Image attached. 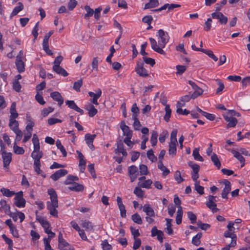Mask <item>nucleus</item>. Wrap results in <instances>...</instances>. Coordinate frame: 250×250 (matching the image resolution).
<instances>
[{
  "instance_id": "f257e3e1",
  "label": "nucleus",
  "mask_w": 250,
  "mask_h": 250,
  "mask_svg": "<svg viewBox=\"0 0 250 250\" xmlns=\"http://www.w3.org/2000/svg\"><path fill=\"white\" fill-rule=\"evenodd\" d=\"M156 36L158 39L159 45L157 44V42L154 39L152 38L149 39L151 48L158 53L165 55L166 53L163 48L165 47L167 43L169 41L168 33L164 31L163 29H159L157 33Z\"/></svg>"
},
{
  "instance_id": "f03ea898",
  "label": "nucleus",
  "mask_w": 250,
  "mask_h": 250,
  "mask_svg": "<svg viewBox=\"0 0 250 250\" xmlns=\"http://www.w3.org/2000/svg\"><path fill=\"white\" fill-rule=\"evenodd\" d=\"M47 193L50 196V201L46 203L47 208L49 211L50 215L57 217L58 212L56 208L58 207V202L57 193L52 188L48 189Z\"/></svg>"
},
{
  "instance_id": "7ed1b4c3",
  "label": "nucleus",
  "mask_w": 250,
  "mask_h": 250,
  "mask_svg": "<svg viewBox=\"0 0 250 250\" xmlns=\"http://www.w3.org/2000/svg\"><path fill=\"white\" fill-rule=\"evenodd\" d=\"M34 145V150L31 154V157L34 160V162H40V159L42 156V152L40 150V143L38 136L34 134L32 138Z\"/></svg>"
},
{
  "instance_id": "20e7f679",
  "label": "nucleus",
  "mask_w": 250,
  "mask_h": 250,
  "mask_svg": "<svg viewBox=\"0 0 250 250\" xmlns=\"http://www.w3.org/2000/svg\"><path fill=\"white\" fill-rule=\"evenodd\" d=\"M235 115V112L233 110H228V111L223 115L225 121L228 123L227 125V128L229 127H234L238 123L237 120L232 116Z\"/></svg>"
},
{
  "instance_id": "39448f33",
  "label": "nucleus",
  "mask_w": 250,
  "mask_h": 250,
  "mask_svg": "<svg viewBox=\"0 0 250 250\" xmlns=\"http://www.w3.org/2000/svg\"><path fill=\"white\" fill-rule=\"evenodd\" d=\"M15 195L14 200L15 206L19 208H24L25 206L26 201L23 197V192L21 191Z\"/></svg>"
},
{
  "instance_id": "423d86ee",
  "label": "nucleus",
  "mask_w": 250,
  "mask_h": 250,
  "mask_svg": "<svg viewBox=\"0 0 250 250\" xmlns=\"http://www.w3.org/2000/svg\"><path fill=\"white\" fill-rule=\"evenodd\" d=\"M96 93L93 92H89L88 93L89 96L92 98L90 100V101L95 105H98L99 103L97 101L98 98H99L102 95V90L98 88L95 90Z\"/></svg>"
},
{
  "instance_id": "0eeeda50",
  "label": "nucleus",
  "mask_w": 250,
  "mask_h": 250,
  "mask_svg": "<svg viewBox=\"0 0 250 250\" xmlns=\"http://www.w3.org/2000/svg\"><path fill=\"white\" fill-rule=\"evenodd\" d=\"M128 172L131 182H134L139 175L138 168L135 166L129 167Z\"/></svg>"
},
{
  "instance_id": "6e6552de",
  "label": "nucleus",
  "mask_w": 250,
  "mask_h": 250,
  "mask_svg": "<svg viewBox=\"0 0 250 250\" xmlns=\"http://www.w3.org/2000/svg\"><path fill=\"white\" fill-rule=\"evenodd\" d=\"M215 196H213L212 195H209L208 196V201L206 203V206L208 207L210 209H211L213 212H216L218 210V209L216 208V204L215 203Z\"/></svg>"
},
{
  "instance_id": "1a4fd4ad",
  "label": "nucleus",
  "mask_w": 250,
  "mask_h": 250,
  "mask_svg": "<svg viewBox=\"0 0 250 250\" xmlns=\"http://www.w3.org/2000/svg\"><path fill=\"white\" fill-rule=\"evenodd\" d=\"M135 71L140 76L145 77L148 76L147 71L144 67L143 62H138L135 67Z\"/></svg>"
},
{
  "instance_id": "9d476101",
  "label": "nucleus",
  "mask_w": 250,
  "mask_h": 250,
  "mask_svg": "<svg viewBox=\"0 0 250 250\" xmlns=\"http://www.w3.org/2000/svg\"><path fill=\"white\" fill-rule=\"evenodd\" d=\"M211 17L214 19H217L221 24H226L228 18L220 12H215L211 14Z\"/></svg>"
},
{
  "instance_id": "9b49d317",
  "label": "nucleus",
  "mask_w": 250,
  "mask_h": 250,
  "mask_svg": "<svg viewBox=\"0 0 250 250\" xmlns=\"http://www.w3.org/2000/svg\"><path fill=\"white\" fill-rule=\"evenodd\" d=\"M2 158L4 167L7 168L12 160V154L10 152H3L2 153Z\"/></svg>"
},
{
  "instance_id": "f8f14e48",
  "label": "nucleus",
  "mask_w": 250,
  "mask_h": 250,
  "mask_svg": "<svg viewBox=\"0 0 250 250\" xmlns=\"http://www.w3.org/2000/svg\"><path fill=\"white\" fill-rule=\"evenodd\" d=\"M50 97L55 101L58 102L59 106H61L63 103V99L60 93L57 91L51 92Z\"/></svg>"
},
{
  "instance_id": "ddd939ff",
  "label": "nucleus",
  "mask_w": 250,
  "mask_h": 250,
  "mask_svg": "<svg viewBox=\"0 0 250 250\" xmlns=\"http://www.w3.org/2000/svg\"><path fill=\"white\" fill-rule=\"evenodd\" d=\"M67 174V171L64 169H61L56 171L50 176L51 178L54 181L58 180L60 178L64 176Z\"/></svg>"
},
{
  "instance_id": "4468645a",
  "label": "nucleus",
  "mask_w": 250,
  "mask_h": 250,
  "mask_svg": "<svg viewBox=\"0 0 250 250\" xmlns=\"http://www.w3.org/2000/svg\"><path fill=\"white\" fill-rule=\"evenodd\" d=\"M151 236H157V239L161 242H163L164 233L162 231L157 229L156 227H154L151 229Z\"/></svg>"
},
{
  "instance_id": "2eb2a0df",
  "label": "nucleus",
  "mask_w": 250,
  "mask_h": 250,
  "mask_svg": "<svg viewBox=\"0 0 250 250\" xmlns=\"http://www.w3.org/2000/svg\"><path fill=\"white\" fill-rule=\"evenodd\" d=\"M120 128L123 132L124 135L125 136V137H132V131L130 130L129 127L125 125V122H121Z\"/></svg>"
},
{
  "instance_id": "dca6fc26",
  "label": "nucleus",
  "mask_w": 250,
  "mask_h": 250,
  "mask_svg": "<svg viewBox=\"0 0 250 250\" xmlns=\"http://www.w3.org/2000/svg\"><path fill=\"white\" fill-rule=\"evenodd\" d=\"M224 184L225 185V187L223 189L221 195L223 198L227 199V195L231 190L230 183L229 181L225 180Z\"/></svg>"
},
{
  "instance_id": "f3484780",
  "label": "nucleus",
  "mask_w": 250,
  "mask_h": 250,
  "mask_svg": "<svg viewBox=\"0 0 250 250\" xmlns=\"http://www.w3.org/2000/svg\"><path fill=\"white\" fill-rule=\"evenodd\" d=\"M95 137V134L91 135L89 133L86 134L84 136L86 144H87L88 146L91 149H93L94 148L93 142Z\"/></svg>"
},
{
  "instance_id": "a211bd4d",
  "label": "nucleus",
  "mask_w": 250,
  "mask_h": 250,
  "mask_svg": "<svg viewBox=\"0 0 250 250\" xmlns=\"http://www.w3.org/2000/svg\"><path fill=\"white\" fill-rule=\"evenodd\" d=\"M117 202L118 208L120 211L121 216L122 217L125 218L126 217V209L125 205L123 204L122 199L120 197H117Z\"/></svg>"
},
{
  "instance_id": "6ab92c4d",
  "label": "nucleus",
  "mask_w": 250,
  "mask_h": 250,
  "mask_svg": "<svg viewBox=\"0 0 250 250\" xmlns=\"http://www.w3.org/2000/svg\"><path fill=\"white\" fill-rule=\"evenodd\" d=\"M65 103L66 104L68 105V107L80 113L81 114H83V111L76 104L74 101L67 100L65 102Z\"/></svg>"
},
{
  "instance_id": "aec40b11",
  "label": "nucleus",
  "mask_w": 250,
  "mask_h": 250,
  "mask_svg": "<svg viewBox=\"0 0 250 250\" xmlns=\"http://www.w3.org/2000/svg\"><path fill=\"white\" fill-rule=\"evenodd\" d=\"M85 108L88 111V115L90 117H93L97 113V109L90 104L86 105Z\"/></svg>"
},
{
  "instance_id": "412c9836",
  "label": "nucleus",
  "mask_w": 250,
  "mask_h": 250,
  "mask_svg": "<svg viewBox=\"0 0 250 250\" xmlns=\"http://www.w3.org/2000/svg\"><path fill=\"white\" fill-rule=\"evenodd\" d=\"M53 69L56 73L62 75L64 77L68 75L67 72L59 65H54Z\"/></svg>"
},
{
  "instance_id": "4be33fe9",
  "label": "nucleus",
  "mask_w": 250,
  "mask_h": 250,
  "mask_svg": "<svg viewBox=\"0 0 250 250\" xmlns=\"http://www.w3.org/2000/svg\"><path fill=\"white\" fill-rule=\"evenodd\" d=\"M143 210L144 211L147 216H154L155 212L153 208L150 207L149 204H145L143 207Z\"/></svg>"
},
{
  "instance_id": "5701e85b",
  "label": "nucleus",
  "mask_w": 250,
  "mask_h": 250,
  "mask_svg": "<svg viewBox=\"0 0 250 250\" xmlns=\"http://www.w3.org/2000/svg\"><path fill=\"white\" fill-rule=\"evenodd\" d=\"M114 152L116 154L122 153L123 157H126L127 155L125 149L124 148V145L121 142L117 144V148L115 149Z\"/></svg>"
},
{
  "instance_id": "b1692460",
  "label": "nucleus",
  "mask_w": 250,
  "mask_h": 250,
  "mask_svg": "<svg viewBox=\"0 0 250 250\" xmlns=\"http://www.w3.org/2000/svg\"><path fill=\"white\" fill-rule=\"evenodd\" d=\"M231 152L233 154L234 156L241 163V167H243L245 165V159L242 156L240 152L234 150H231Z\"/></svg>"
},
{
  "instance_id": "393cba45",
  "label": "nucleus",
  "mask_w": 250,
  "mask_h": 250,
  "mask_svg": "<svg viewBox=\"0 0 250 250\" xmlns=\"http://www.w3.org/2000/svg\"><path fill=\"white\" fill-rule=\"evenodd\" d=\"M10 119H16L18 116V114L16 111V104L15 102H13L10 109Z\"/></svg>"
},
{
  "instance_id": "a878e982",
  "label": "nucleus",
  "mask_w": 250,
  "mask_h": 250,
  "mask_svg": "<svg viewBox=\"0 0 250 250\" xmlns=\"http://www.w3.org/2000/svg\"><path fill=\"white\" fill-rule=\"evenodd\" d=\"M68 187V188L71 190L76 191H81L83 189V187L82 185L74 182L72 184H70Z\"/></svg>"
},
{
  "instance_id": "bb28decb",
  "label": "nucleus",
  "mask_w": 250,
  "mask_h": 250,
  "mask_svg": "<svg viewBox=\"0 0 250 250\" xmlns=\"http://www.w3.org/2000/svg\"><path fill=\"white\" fill-rule=\"evenodd\" d=\"M184 105V104H182L181 102H178L177 104V110L176 112L179 114H182V115H188L189 113V111L187 110V109H185L184 110H183L181 108V107L182 106Z\"/></svg>"
},
{
  "instance_id": "cd10ccee",
  "label": "nucleus",
  "mask_w": 250,
  "mask_h": 250,
  "mask_svg": "<svg viewBox=\"0 0 250 250\" xmlns=\"http://www.w3.org/2000/svg\"><path fill=\"white\" fill-rule=\"evenodd\" d=\"M177 145V143L170 142L169 143L168 153L170 155H172V156H173L176 154Z\"/></svg>"
},
{
  "instance_id": "c85d7f7f",
  "label": "nucleus",
  "mask_w": 250,
  "mask_h": 250,
  "mask_svg": "<svg viewBox=\"0 0 250 250\" xmlns=\"http://www.w3.org/2000/svg\"><path fill=\"white\" fill-rule=\"evenodd\" d=\"M152 184V181L150 179H148L143 182L139 181L138 183V186L140 188H149Z\"/></svg>"
},
{
  "instance_id": "c756f323",
  "label": "nucleus",
  "mask_w": 250,
  "mask_h": 250,
  "mask_svg": "<svg viewBox=\"0 0 250 250\" xmlns=\"http://www.w3.org/2000/svg\"><path fill=\"white\" fill-rule=\"evenodd\" d=\"M183 213V212L182 207H178V210L176 216V222L178 225L180 224L182 222Z\"/></svg>"
},
{
  "instance_id": "7c9ffc66",
  "label": "nucleus",
  "mask_w": 250,
  "mask_h": 250,
  "mask_svg": "<svg viewBox=\"0 0 250 250\" xmlns=\"http://www.w3.org/2000/svg\"><path fill=\"white\" fill-rule=\"evenodd\" d=\"M81 225L84 228L86 231H92L93 230V226L91 222L88 221H83Z\"/></svg>"
},
{
  "instance_id": "2f4dec72",
  "label": "nucleus",
  "mask_w": 250,
  "mask_h": 250,
  "mask_svg": "<svg viewBox=\"0 0 250 250\" xmlns=\"http://www.w3.org/2000/svg\"><path fill=\"white\" fill-rule=\"evenodd\" d=\"M16 119H9V126L10 129L13 131L19 128V122Z\"/></svg>"
},
{
  "instance_id": "473e14b6",
  "label": "nucleus",
  "mask_w": 250,
  "mask_h": 250,
  "mask_svg": "<svg viewBox=\"0 0 250 250\" xmlns=\"http://www.w3.org/2000/svg\"><path fill=\"white\" fill-rule=\"evenodd\" d=\"M16 65L19 72L21 73L24 71V63L22 60H17L16 61Z\"/></svg>"
},
{
  "instance_id": "72a5a7b5",
  "label": "nucleus",
  "mask_w": 250,
  "mask_h": 250,
  "mask_svg": "<svg viewBox=\"0 0 250 250\" xmlns=\"http://www.w3.org/2000/svg\"><path fill=\"white\" fill-rule=\"evenodd\" d=\"M3 196L10 197L14 195L16 193L14 191H11L9 189L2 188L0 190Z\"/></svg>"
},
{
  "instance_id": "f704fd0d",
  "label": "nucleus",
  "mask_w": 250,
  "mask_h": 250,
  "mask_svg": "<svg viewBox=\"0 0 250 250\" xmlns=\"http://www.w3.org/2000/svg\"><path fill=\"white\" fill-rule=\"evenodd\" d=\"M159 5V1L158 0H150L146 4L144 9L154 8Z\"/></svg>"
},
{
  "instance_id": "c9c22d12",
  "label": "nucleus",
  "mask_w": 250,
  "mask_h": 250,
  "mask_svg": "<svg viewBox=\"0 0 250 250\" xmlns=\"http://www.w3.org/2000/svg\"><path fill=\"white\" fill-rule=\"evenodd\" d=\"M34 169L37 174H41L44 178L45 177V175L42 173V170L41 169V163L40 162H34Z\"/></svg>"
},
{
  "instance_id": "e433bc0d",
  "label": "nucleus",
  "mask_w": 250,
  "mask_h": 250,
  "mask_svg": "<svg viewBox=\"0 0 250 250\" xmlns=\"http://www.w3.org/2000/svg\"><path fill=\"white\" fill-rule=\"evenodd\" d=\"M78 180L79 178L78 177L69 175L67 176L66 180H65L64 184L66 185L72 184L74 183L73 182L78 181Z\"/></svg>"
},
{
  "instance_id": "4c0bfd02",
  "label": "nucleus",
  "mask_w": 250,
  "mask_h": 250,
  "mask_svg": "<svg viewBox=\"0 0 250 250\" xmlns=\"http://www.w3.org/2000/svg\"><path fill=\"white\" fill-rule=\"evenodd\" d=\"M10 206L7 204L6 201L4 200L0 201V210L3 209L6 213L10 211Z\"/></svg>"
},
{
  "instance_id": "58836bf2",
  "label": "nucleus",
  "mask_w": 250,
  "mask_h": 250,
  "mask_svg": "<svg viewBox=\"0 0 250 250\" xmlns=\"http://www.w3.org/2000/svg\"><path fill=\"white\" fill-rule=\"evenodd\" d=\"M100 61V58L98 57H94L93 58L91 62L92 71L98 70V63Z\"/></svg>"
},
{
  "instance_id": "ea45409f",
  "label": "nucleus",
  "mask_w": 250,
  "mask_h": 250,
  "mask_svg": "<svg viewBox=\"0 0 250 250\" xmlns=\"http://www.w3.org/2000/svg\"><path fill=\"white\" fill-rule=\"evenodd\" d=\"M202 237V233L199 232L195 236L192 238V243L198 246L200 244V238Z\"/></svg>"
},
{
  "instance_id": "a19ab883",
  "label": "nucleus",
  "mask_w": 250,
  "mask_h": 250,
  "mask_svg": "<svg viewBox=\"0 0 250 250\" xmlns=\"http://www.w3.org/2000/svg\"><path fill=\"white\" fill-rule=\"evenodd\" d=\"M199 151V149L198 148H195L193 151V156L195 160L203 162L204 159L203 157L200 156Z\"/></svg>"
},
{
  "instance_id": "79ce46f5",
  "label": "nucleus",
  "mask_w": 250,
  "mask_h": 250,
  "mask_svg": "<svg viewBox=\"0 0 250 250\" xmlns=\"http://www.w3.org/2000/svg\"><path fill=\"white\" fill-rule=\"evenodd\" d=\"M56 145L57 148L60 149V150L62 153L63 156L65 157L66 156L67 153L63 146L62 145L61 141L57 140L56 142Z\"/></svg>"
},
{
  "instance_id": "37998d69",
  "label": "nucleus",
  "mask_w": 250,
  "mask_h": 250,
  "mask_svg": "<svg viewBox=\"0 0 250 250\" xmlns=\"http://www.w3.org/2000/svg\"><path fill=\"white\" fill-rule=\"evenodd\" d=\"M211 160L213 163L214 165L218 168H220L221 167V163L217 157L216 154L213 153L211 156Z\"/></svg>"
},
{
  "instance_id": "c03bdc74",
  "label": "nucleus",
  "mask_w": 250,
  "mask_h": 250,
  "mask_svg": "<svg viewBox=\"0 0 250 250\" xmlns=\"http://www.w3.org/2000/svg\"><path fill=\"white\" fill-rule=\"evenodd\" d=\"M166 220L167 221V233L169 235H171L173 233V230L171 229V222L172 221L171 219L166 218Z\"/></svg>"
},
{
  "instance_id": "a18cd8bd",
  "label": "nucleus",
  "mask_w": 250,
  "mask_h": 250,
  "mask_svg": "<svg viewBox=\"0 0 250 250\" xmlns=\"http://www.w3.org/2000/svg\"><path fill=\"white\" fill-rule=\"evenodd\" d=\"M193 90H194V91L191 95V98L193 99H195L198 96L202 95L203 92V90H202V89L200 88L198 86Z\"/></svg>"
},
{
  "instance_id": "49530a36",
  "label": "nucleus",
  "mask_w": 250,
  "mask_h": 250,
  "mask_svg": "<svg viewBox=\"0 0 250 250\" xmlns=\"http://www.w3.org/2000/svg\"><path fill=\"white\" fill-rule=\"evenodd\" d=\"M84 9L86 12V13L84 16V18L85 19H88L89 17H91L93 15L94 11L92 8L90 7L89 6H85Z\"/></svg>"
},
{
  "instance_id": "de8ad7c7",
  "label": "nucleus",
  "mask_w": 250,
  "mask_h": 250,
  "mask_svg": "<svg viewBox=\"0 0 250 250\" xmlns=\"http://www.w3.org/2000/svg\"><path fill=\"white\" fill-rule=\"evenodd\" d=\"M165 111H166V114H165V115L164 118V120L166 122H167L169 121V118L171 116V110L170 108L169 105H166Z\"/></svg>"
},
{
  "instance_id": "09e8293b",
  "label": "nucleus",
  "mask_w": 250,
  "mask_h": 250,
  "mask_svg": "<svg viewBox=\"0 0 250 250\" xmlns=\"http://www.w3.org/2000/svg\"><path fill=\"white\" fill-rule=\"evenodd\" d=\"M157 132L156 131L153 130L152 132V134L150 138V142L152 146H154L156 145L157 142Z\"/></svg>"
},
{
  "instance_id": "8fccbe9b",
  "label": "nucleus",
  "mask_w": 250,
  "mask_h": 250,
  "mask_svg": "<svg viewBox=\"0 0 250 250\" xmlns=\"http://www.w3.org/2000/svg\"><path fill=\"white\" fill-rule=\"evenodd\" d=\"M131 218L134 222L138 224H142V220L140 215L138 213H136L133 214L131 216Z\"/></svg>"
},
{
  "instance_id": "3c124183",
  "label": "nucleus",
  "mask_w": 250,
  "mask_h": 250,
  "mask_svg": "<svg viewBox=\"0 0 250 250\" xmlns=\"http://www.w3.org/2000/svg\"><path fill=\"white\" fill-rule=\"evenodd\" d=\"M23 4L21 2H19L18 6L15 7L14 8V9H13V10L11 13L12 16H15V15H17L19 12L21 11L23 9Z\"/></svg>"
},
{
  "instance_id": "603ef678",
  "label": "nucleus",
  "mask_w": 250,
  "mask_h": 250,
  "mask_svg": "<svg viewBox=\"0 0 250 250\" xmlns=\"http://www.w3.org/2000/svg\"><path fill=\"white\" fill-rule=\"evenodd\" d=\"M212 20L210 18H208L205 22L204 29L206 31H208L211 28Z\"/></svg>"
},
{
  "instance_id": "864d4df0",
  "label": "nucleus",
  "mask_w": 250,
  "mask_h": 250,
  "mask_svg": "<svg viewBox=\"0 0 250 250\" xmlns=\"http://www.w3.org/2000/svg\"><path fill=\"white\" fill-rule=\"evenodd\" d=\"M195 189L197 191V192L201 195L204 194V188L203 187L200 185V182H196L194 184Z\"/></svg>"
},
{
  "instance_id": "5fc2aeb1",
  "label": "nucleus",
  "mask_w": 250,
  "mask_h": 250,
  "mask_svg": "<svg viewBox=\"0 0 250 250\" xmlns=\"http://www.w3.org/2000/svg\"><path fill=\"white\" fill-rule=\"evenodd\" d=\"M202 52L207 54L208 57L212 59L214 61L216 62L218 60V58L214 55L212 51L204 49L202 50Z\"/></svg>"
},
{
  "instance_id": "6e6d98bb",
  "label": "nucleus",
  "mask_w": 250,
  "mask_h": 250,
  "mask_svg": "<svg viewBox=\"0 0 250 250\" xmlns=\"http://www.w3.org/2000/svg\"><path fill=\"white\" fill-rule=\"evenodd\" d=\"M188 166L192 169V173H198L199 170V166L196 164L193 163L192 162H189L188 163Z\"/></svg>"
},
{
  "instance_id": "4d7b16f0",
  "label": "nucleus",
  "mask_w": 250,
  "mask_h": 250,
  "mask_svg": "<svg viewBox=\"0 0 250 250\" xmlns=\"http://www.w3.org/2000/svg\"><path fill=\"white\" fill-rule=\"evenodd\" d=\"M14 152L17 154H23L24 153V150L22 147L16 145V143L13 146Z\"/></svg>"
},
{
  "instance_id": "13d9d810",
  "label": "nucleus",
  "mask_w": 250,
  "mask_h": 250,
  "mask_svg": "<svg viewBox=\"0 0 250 250\" xmlns=\"http://www.w3.org/2000/svg\"><path fill=\"white\" fill-rule=\"evenodd\" d=\"M102 247L103 250H111L112 246L110 245L106 240H104L102 241Z\"/></svg>"
},
{
  "instance_id": "bf43d9fd",
  "label": "nucleus",
  "mask_w": 250,
  "mask_h": 250,
  "mask_svg": "<svg viewBox=\"0 0 250 250\" xmlns=\"http://www.w3.org/2000/svg\"><path fill=\"white\" fill-rule=\"evenodd\" d=\"M188 217L190 220L191 223L194 224L196 221V216L191 211H188L187 212Z\"/></svg>"
},
{
  "instance_id": "052dcab7",
  "label": "nucleus",
  "mask_w": 250,
  "mask_h": 250,
  "mask_svg": "<svg viewBox=\"0 0 250 250\" xmlns=\"http://www.w3.org/2000/svg\"><path fill=\"white\" fill-rule=\"evenodd\" d=\"M133 119H134V123L133 125L134 127V129L135 130H139L140 127L141 126V124L139 120L137 119L136 115H133Z\"/></svg>"
},
{
  "instance_id": "680f3d73",
  "label": "nucleus",
  "mask_w": 250,
  "mask_h": 250,
  "mask_svg": "<svg viewBox=\"0 0 250 250\" xmlns=\"http://www.w3.org/2000/svg\"><path fill=\"white\" fill-rule=\"evenodd\" d=\"M174 179L178 183L184 181V179L181 176L180 172L178 170L176 171L174 174Z\"/></svg>"
},
{
  "instance_id": "e2e57ef3",
  "label": "nucleus",
  "mask_w": 250,
  "mask_h": 250,
  "mask_svg": "<svg viewBox=\"0 0 250 250\" xmlns=\"http://www.w3.org/2000/svg\"><path fill=\"white\" fill-rule=\"evenodd\" d=\"M147 156L148 158L152 162H154L157 160V158L153 154L152 149H149L147 152Z\"/></svg>"
},
{
  "instance_id": "0e129e2a",
  "label": "nucleus",
  "mask_w": 250,
  "mask_h": 250,
  "mask_svg": "<svg viewBox=\"0 0 250 250\" xmlns=\"http://www.w3.org/2000/svg\"><path fill=\"white\" fill-rule=\"evenodd\" d=\"M83 84V81L79 80L74 83L73 88L77 91H80V88Z\"/></svg>"
},
{
  "instance_id": "69168bd1",
  "label": "nucleus",
  "mask_w": 250,
  "mask_h": 250,
  "mask_svg": "<svg viewBox=\"0 0 250 250\" xmlns=\"http://www.w3.org/2000/svg\"><path fill=\"white\" fill-rule=\"evenodd\" d=\"M59 248L60 250H74L67 242L66 244H61L60 246H59Z\"/></svg>"
},
{
  "instance_id": "338daca9",
  "label": "nucleus",
  "mask_w": 250,
  "mask_h": 250,
  "mask_svg": "<svg viewBox=\"0 0 250 250\" xmlns=\"http://www.w3.org/2000/svg\"><path fill=\"white\" fill-rule=\"evenodd\" d=\"M140 173L141 175H146L148 173V169L146 166L141 165L139 167Z\"/></svg>"
},
{
  "instance_id": "774afa93",
  "label": "nucleus",
  "mask_w": 250,
  "mask_h": 250,
  "mask_svg": "<svg viewBox=\"0 0 250 250\" xmlns=\"http://www.w3.org/2000/svg\"><path fill=\"white\" fill-rule=\"evenodd\" d=\"M43 243L45 250H53L50 245V241L48 239H47V238H43Z\"/></svg>"
}]
</instances>
